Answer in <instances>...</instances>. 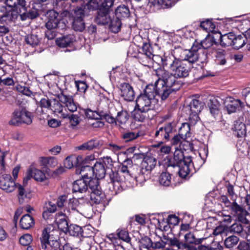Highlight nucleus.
<instances>
[{
  "label": "nucleus",
  "mask_w": 250,
  "mask_h": 250,
  "mask_svg": "<svg viewBox=\"0 0 250 250\" xmlns=\"http://www.w3.org/2000/svg\"><path fill=\"white\" fill-rule=\"evenodd\" d=\"M156 74L158 77V83L163 92L162 97L167 98L171 94H175L183 85V83L178 80L171 71L157 69Z\"/></svg>",
  "instance_id": "f257e3e1"
},
{
  "label": "nucleus",
  "mask_w": 250,
  "mask_h": 250,
  "mask_svg": "<svg viewBox=\"0 0 250 250\" xmlns=\"http://www.w3.org/2000/svg\"><path fill=\"white\" fill-rule=\"evenodd\" d=\"M192 162L191 156H185L181 149L176 148L173 159L167 161V167L171 169L177 167L179 176L183 179H186L190 173V166Z\"/></svg>",
  "instance_id": "f03ea898"
},
{
  "label": "nucleus",
  "mask_w": 250,
  "mask_h": 250,
  "mask_svg": "<svg viewBox=\"0 0 250 250\" xmlns=\"http://www.w3.org/2000/svg\"><path fill=\"white\" fill-rule=\"evenodd\" d=\"M18 188V199L20 204H22L25 200H30L32 197L31 191H26L22 186L16 184L10 174H3L0 178V188L6 192L13 191L15 188Z\"/></svg>",
  "instance_id": "7ed1b4c3"
},
{
  "label": "nucleus",
  "mask_w": 250,
  "mask_h": 250,
  "mask_svg": "<svg viewBox=\"0 0 250 250\" xmlns=\"http://www.w3.org/2000/svg\"><path fill=\"white\" fill-rule=\"evenodd\" d=\"M162 60L163 64L167 66L170 71L178 79L188 77L192 68L190 64L172 56H167Z\"/></svg>",
  "instance_id": "20e7f679"
},
{
  "label": "nucleus",
  "mask_w": 250,
  "mask_h": 250,
  "mask_svg": "<svg viewBox=\"0 0 250 250\" xmlns=\"http://www.w3.org/2000/svg\"><path fill=\"white\" fill-rule=\"evenodd\" d=\"M204 240V238H197L193 232L184 234V242L180 241L176 236L167 238V242L171 247H175L178 250H197V245L201 244Z\"/></svg>",
  "instance_id": "39448f33"
},
{
  "label": "nucleus",
  "mask_w": 250,
  "mask_h": 250,
  "mask_svg": "<svg viewBox=\"0 0 250 250\" xmlns=\"http://www.w3.org/2000/svg\"><path fill=\"white\" fill-rule=\"evenodd\" d=\"M53 226H47L42 230L40 240L41 242L40 250H46L49 245L51 250H59L62 244L58 235L55 233Z\"/></svg>",
  "instance_id": "423d86ee"
},
{
  "label": "nucleus",
  "mask_w": 250,
  "mask_h": 250,
  "mask_svg": "<svg viewBox=\"0 0 250 250\" xmlns=\"http://www.w3.org/2000/svg\"><path fill=\"white\" fill-rule=\"evenodd\" d=\"M34 118L33 112L29 111L26 106L20 105L14 109L8 124L15 126H19L23 124L30 125L32 123Z\"/></svg>",
  "instance_id": "0eeeda50"
},
{
  "label": "nucleus",
  "mask_w": 250,
  "mask_h": 250,
  "mask_svg": "<svg viewBox=\"0 0 250 250\" xmlns=\"http://www.w3.org/2000/svg\"><path fill=\"white\" fill-rule=\"evenodd\" d=\"M46 22L44 31L45 37L49 40H53L57 35V29L61 23L59 13L54 9L49 10L45 13Z\"/></svg>",
  "instance_id": "6e6552de"
},
{
  "label": "nucleus",
  "mask_w": 250,
  "mask_h": 250,
  "mask_svg": "<svg viewBox=\"0 0 250 250\" xmlns=\"http://www.w3.org/2000/svg\"><path fill=\"white\" fill-rule=\"evenodd\" d=\"M131 17V12L128 6L122 4L119 5L115 10L114 15L112 17L109 29L114 33L120 31L122 22Z\"/></svg>",
  "instance_id": "1a4fd4ad"
},
{
  "label": "nucleus",
  "mask_w": 250,
  "mask_h": 250,
  "mask_svg": "<svg viewBox=\"0 0 250 250\" xmlns=\"http://www.w3.org/2000/svg\"><path fill=\"white\" fill-rule=\"evenodd\" d=\"M176 126L175 122L165 123L161 126L158 125L153 135V137L158 143L155 146H159L169 142L172 134L176 132Z\"/></svg>",
  "instance_id": "9d476101"
},
{
  "label": "nucleus",
  "mask_w": 250,
  "mask_h": 250,
  "mask_svg": "<svg viewBox=\"0 0 250 250\" xmlns=\"http://www.w3.org/2000/svg\"><path fill=\"white\" fill-rule=\"evenodd\" d=\"M115 0H102L99 7L97 9V16L95 21L99 25H111L112 18L109 15L110 8L113 5Z\"/></svg>",
  "instance_id": "9b49d317"
},
{
  "label": "nucleus",
  "mask_w": 250,
  "mask_h": 250,
  "mask_svg": "<svg viewBox=\"0 0 250 250\" xmlns=\"http://www.w3.org/2000/svg\"><path fill=\"white\" fill-rule=\"evenodd\" d=\"M89 14H88L86 11H83L81 8L76 7L73 9L71 13L69 15L71 17L72 28L74 30L77 32H83L85 30L86 23L84 21V18L85 16H88Z\"/></svg>",
  "instance_id": "f8f14e48"
},
{
  "label": "nucleus",
  "mask_w": 250,
  "mask_h": 250,
  "mask_svg": "<svg viewBox=\"0 0 250 250\" xmlns=\"http://www.w3.org/2000/svg\"><path fill=\"white\" fill-rule=\"evenodd\" d=\"M88 163L83 166L81 168L77 170L76 174H82L85 171H88L89 173H85L84 176L89 177L95 176L96 178L103 179L105 177L106 174V169L103 166L101 163L99 161L96 162L93 166H89L90 161L89 159Z\"/></svg>",
  "instance_id": "ddd939ff"
},
{
  "label": "nucleus",
  "mask_w": 250,
  "mask_h": 250,
  "mask_svg": "<svg viewBox=\"0 0 250 250\" xmlns=\"http://www.w3.org/2000/svg\"><path fill=\"white\" fill-rule=\"evenodd\" d=\"M199 50V48H198L197 46L194 42L191 49L187 50L184 62L191 65L192 64L196 62L199 61L202 64V68L205 66L208 62V54L204 52L202 56H200L198 53Z\"/></svg>",
  "instance_id": "4468645a"
},
{
  "label": "nucleus",
  "mask_w": 250,
  "mask_h": 250,
  "mask_svg": "<svg viewBox=\"0 0 250 250\" xmlns=\"http://www.w3.org/2000/svg\"><path fill=\"white\" fill-rule=\"evenodd\" d=\"M157 111L150 110H148L146 108H141L140 107H137L135 105L134 108L131 112V117L135 121L143 122L146 119L152 120L157 115Z\"/></svg>",
  "instance_id": "2eb2a0df"
},
{
  "label": "nucleus",
  "mask_w": 250,
  "mask_h": 250,
  "mask_svg": "<svg viewBox=\"0 0 250 250\" xmlns=\"http://www.w3.org/2000/svg\"><path fill=\"white\" fill-rule=\"evenodd\" d=\"M142 52H139L137 58L139 62L143 65L146 66L151 59L154 58V48L153 45L149 42H144L141 48Z\"/></svg>",
  "instance_id": "dca6fc26"
},
{
  "label": "nucleus",
  "mask_w": 250,
  "mask_h": 250,
  "mask_svg": "<svg viewBox=\"0 0 250 250\" xmlns=\"http://www.w3.org/2000/svg\"><path fill=\"white\" fill-rule=\"evenodd\" d=\"M136 104L137 107H140L148 110H153L156 111L158 109L159 105L157 104L158 102V99H153L151 98L148 97L142 93L137 96L136 100Z\"/></svg>",
  "instance_id": "f3484780"
},
{
  "label": "nucleus",
  "mask_w": 250,
  "mask_h": 250,
  "mask_svg": "<svg viewBox=\"0 0 250 250\" xmlns=\"http://www.w3.org/2000/svg\"><path fill=\"white\" fill-rule=\"evenodd\" d=\"M88 163L87 158H84L82 155L76 156L71 155L67 157L63 162L64 167L66 168L70 169L73 167H76V172L77 170L81 168L85 164Z\"/></svg>",
  "instance_id": "a211bd4d"
},
{
  "label": "nucleus",
  "mask_w": 250,
  "mask_h": 250,
  "mask_svg": "<svg viewBox=\"0 0 250 250\" xmlns=\"http://www.w3.org/2000/svg\"><path fill=\"white\" fill-rule=\"evenodd\" d=\"M110 182L109 184L112 186V187H109V188L115 193L119 192L122 191L121 183L122 182H125L127 181L125 178L123 177L121 173L118 171H111L109 174Z\"/></svg>",
  "instance_id": "6ab92c4d"
},
{
  "label": "nucleus",
  "mask_w": 250,
  "mask_h": 250,
  "mask_svg": "<svg viewBox=\"0 0 250 250\" xmlns=\"http://www.w3.org/2000/svg\"><path fill=\"white\" fill-rule=\"evenodd\" d=\"M139 248L140 250H150L152 249H159L165 247L166 243L162 240L153 242L152 240L148 236L142 237L138 241Z\"/></svg>",
  "instance_id": "aec40b11"
},
{
  "label": "nucleus",
  "mask_w": 250,
  "mask_h": 250,
  "mask_svg": "<svg viewBox=\"0 0 250 250\" xmlns=\"http://www.w3.org/2000/svg\"><path fill=\"white\" fill-rule=\"evenodd\" d=\"M67 232L70 235L78 238L90 237L93 233L92 231L88 228V227L86 226L81 227L76 224H71Z\"/></svg>",
  "instance_id": "412c9836"
},
{
  "label": "nucleus",
  "mask_w": 250,
  "mask_h": 250,
  "mask_svg": "<svg viewBox=\"0 0 250 250\" xmlns=\"http://www.w3.org/2000/svg\"><path fill=\"white\" fill-rule=\"evenodd\" d=\"M158 83H157V81H155L154 84H148L143 91L142 94L146 95L148 97L153 99H157L156 97L158 96L161 98L162 101H165L167 98L162 97L163 92Z\"/></svg>",
  "instance_id": "4be33fe9"
},
{
  "label": "nucleus",
  "mask_w": 250,
  "mask_h": 250,
  "mask_svg": "<svg viewBox=\"0 0 250 250\" xmlns=\"http://www.w3.org/2000/svg\"><path fill=\"white\" fill-rule=\"evenodd\" d=\"M133 167V161L129 158L125 160L118 166L119 172L127 181L130 180L134 176V173L132 170Z\"/></svg>",
  "instance_id": "5701e85b"
},
{
  "label": "nucleus",
  "mask_w": 250,
  "mask_h": 250,
  "mask_svg": "<svg viewBox=\"0 0 250 250\" xmlns=\"http://www.w3.org/2000/svg\"><path fill=\"white\" fill-rule=\"evenodd\" d=\"M204 103L196 99H192L186 108L189 110V118H199L198 114L201 111L204 107Z\"/></svg>",
  "instance_id": "b1692460"
},
{
  "label": "nucleus",
  "mask_w": 250,
  "mask_h": 250,
  "mask_svg": "<svg viewBox=\"0 0 250 250\" xmlns=\"http://www.w3.org/2000/svg\"><path fill=\"white\" fill-rule=\"evenodd\" d=\"M121 96L126 101L131 102L135 98V92L132 86L128 83H122L120 84Z\"/></svg>",
  "instance_id": "393cba45"
},
{
  "label": "nucleus",
  "mask_w": 250,
  "mask_h": 250,
  "mask_svg": "<svg viewBox=\"0 0 250 250\" xmlns=\"http://www.w3.org/2000/svg\"><path fill=\"white\" fill-rule=\"evenodd\" d=\"M59 101L65 104L67 109L71 112H74L77 110V103L74 102L73 97L70 95H67L62 91L57 95Z\"/></svg>",
  "instance_id": "a878e982"
},
{
  "label": "nucleus",
  "mask_w": 250,
  "mask_h": 250,
  "mask_svg": "<svg viewBox=\"0 0 250 250\" xmlns=\"http://www.w3.org/2000/svg\"><path fill=\"white\" fill-rule=\"evenodd\" d=\"M106 201L105 195L102 192V189L91 192L90 194V203L92 205H101L103 207H104Z\"/></svg>",
  "instance_id": "bb28decb"
},
{
  "label": "nucleus",
  "mask_w": 250,
  "mask_h": 250,
  "mask_svg": "<svg viewBox=\"0 0 250 250\" xmlns=\"http://www.w3.org/2000/svg\"><path fill=\"white\" fill-rule=\"evenodd\" d=\"M79 175L80 174H78ZM81 177L75 180L73 183L72 191L74 192L83 193L87 190V184H86V179H88L89 177L84 176L85 173L83 174H80Z\"/></svg>",
  "instance_id": "cd10ccee"
},
{
  "label": "nucleus",
  "mask_w": 250,
  "mask_h": 250,
  "mask_svg": "<svg viewBox=\"0 0 250 250\" xmlns=\"http://www.w3.org/2000/svg\"><path fill=\"white\" fill-rule=\"evenodd\" d=\"M32 177L39 182H43L46 179V175L42 170L30 167L28 170L26 177L23 179V184Z\"/></svg>",
  "instance_id": "c85d7f7f"
},
{
  "label": "nucleus",
  "mask_w": 250,
  "mask_h": 250,
  "mask_svg": "<svg viewBox=\"0 0 250 250\" xmlns=\"http://www.w3.org/2000/svg\"><path fill=\"white\" fill-rule=\"evenodd\" d=\"M207 106L210 114L214 118L220 114L221 104L217 98L210 97L207 102Z\"/></svg>",
  "instance_id": "c756f323"
},
{
  "label": "nucleus",
  "mask_w": 250,
  "mask_h": 250,
  "mask_svg": "<svg viewBox=\"0 0 250 250\" xmlns=\"http://www.w3.org/2000/svg\"><path fill=\"white\" fill-rule=\"evenodd\" d=\"M76 41V38L74 34H67L62 35L56 40V44L62 48L71 47Z\"/></svg>",
  "instance_id": "7c9ffc66"
},
{
  "label": "nucleus",
  "mask_w": 250,
  "mask_h": 250,
  "mask_svg": "<svg viewBox=\"0 0 250 250\" xmlns=\"http://www.w3.org/2000/svg\"><path fill=\"white\" fill-rule=\"evenodd\" d=\"M83 3L81 6H77L81 8L83 11L89 14L90 11H94L97 9L102 3V0H82Z\"/></svg>",
  "instance_id": "2f4dec72"
},
{
  "label": "nucleus",
  "mask_w": 250,
  "mask_h": 250,
  "mask_svg": "<svg viewBox=\"0 0 250 250\" xmlns=\"http://www.w3.org/2000/svg\"><path fill=\"white\" fill-rule=\"evenodd\" d=\"M40 11L37 8L33 7H27L22 13L20 14L21 21L26 20H34L40 16Z\"/></svg>",
  "instance_id": "473e14b6"
},
{
  "label": "nucleus",
  "mask_w": 250,
  "mask_h": 250,
  "mask_svg": "<svg viewBox=\"0 0 250 250\" xmlns=\"http://www.w3.org/2000/svg\"><path fill=\"white\" fill-rule=\"evenodd\" d=\"M233 134L238 138H243L247 134L246 125L245 124L238 120L234 122L233 125Z\"/></svg>",
  "instance_id": "72a5a7b5"
},
{
  "label": "nucleus",
  "mask_w": 250,
  "mask_h": 250,
  "mask_svg": "<svg viewBox=\"0 0 250 250\" xmlns=\"http://www.w3.org/2000/svg\"><path fill=\"white\" fill-rule=\"evenodd\" d=\"M157 160L151 156H146L142 162V168L149 173L155 167Z\"/></svg>",
  "instance_id": "f704fd0d"
},
{
  "label": "nucleus",
  "mask_w": 250,
  "mask_h": 250,
  "mask_svg": "<svg viewBox=\"0 0 250 250\" xmlns=\"http://www.w3.org/2000/svg\"><path fill=\"white\" fill-rule=\"evenodd\" d=\"M40 165L45 168V172H49V167L53 168L58 165V161L56 157H42Z\"/></svg>",
  "instance_id": "c9c22d12"
},
{
  "label": "nucleus",
  "mask_w": 250,
  "mask_h": 250,
  "mask_svg": "<svg viewBox=\"0 0 250 250\" xmlns=\"http://www.w3.org/2000/svg\"><path fill=\"white\" fill-rule=\"evenodd\" d=\"M98 114V120H105L107 123L112 124L115 123V118L111 114L108 110H103L100 108L97 109Z\"/></svg>",
  "instance_id": "e433bc0d"
},
{
  "label": "nucleus",
  "mask_w": 250,
  "mask_h": 250,
  "mask_svg": "<svg viewBox=\"0 0 250 250\" xmlns=\"http://www.w3.org/2000/svg\"><path fill=\"white\" fill-rule=\"evenodd\" d=\"M58 217H61L58 221H57V226L59 229L62 231L67 233L69 230V226L67 220V216L62 212H58L57 214Z\"/></svg>",
  "instance_id": "4c0bfd02"
},
{
  "label": "nucleus",
  "mask_w": 250,
  "mask_h": 250,
  "mask_svg": "<svg viewBox=\"0 0 250 250\" xmlns=\"http://www.w3.org/2000/svg\"><path fill=\"white\" fill-rule=\"evenodd\" d=\"M171 168L167 167L166 171L162 172L159 177V182L160 185L164 187H168L171 184Z\"/></svg>",
  "instance_id": "58836bf2"
},
{
  "label": "nucleus",
  "mask_w": 250,
  "mask_h": 250,
  "mask_svg": "<svg viewBox=\"0 0 250 250\" xmlns=\"http://www.w3.org/2000/svg\"><path fill=\"white\" fill-rule=\"evenodd\" d=\"M35 224V221L33 217L26 214L24 215L21 219L20 225L21 229H28L33 227Z\"/></svg>",
  "instance_id": "ea45409f"
},
{
  "label": "nucleus",
  "mask_w": 250,
  "mask_h": 250,
  "mask_svg": "<svg viewBox=\"0 0 250 250\" xmlns=\"http://www.w3.org/2000/svg\"><path fill=\"white\" fill-rule=\"evenodd\" d=\"M244 103L239 99L234 100L228 104L226 106L229 114L234 113L237 110H240L244 107Z\"/></svg>",
  "instance_id": "a19ab883"
},
{
  "label": "nucleus",
  "mask_w": 250,
  "mask_h": 250,
  "mask_svg": "<svg viewBox=\"0 0 250 250\" xmlns=\"http://www.w3.org/2000/svg\"><path fill=\"white\" fill-rule=\"evenodd\" d=\"M200 50L201 49H208L214 44L211 39L210 34L208 33L206 37L200 42L195 40L194 42Z\"/></svg>",
  "instance_id": "79ce46f5"
},
{
  "label": "nucleus",
  "mask_w": 250,
  "mask_h": 250,
  "mask_svg": "<svg viewBox=\"0 0 250 250\" xmlns=\"http://www.w3.org/2000/svg\"><path fill=\"white\" fill-rule=\"evenodd\" d=\"M100 142L97 140H90L77 147L79 150H91L99 147Z\"/></svg>",
  "instance_id": "37998d69"
},
{
  "label": "nucleus",
  "mask_w": 250,
  "mask_h": 250,
  "mask_svg": "<svg viewBox=\"0 0 250 250\" xmlns=\"http://www.w3.org/2000/svg\"><path fill=\"white\" fill-rule=\"evenodd\" d=\"M232 46L233 48L238 50L244 46L247 42V40L243 35H236L234 34Z\"/></svg>",
  "instance_id": "c03bdc74"
},
{
  "label": "nucleus",
  "mask_w": 250,
  "mask_h": 250,
  "mask_svg": "<svg viewBox=\"0 0 250 250\" xmlns=\"http://www.w3.org/2000/svg\"><path fill=\"white\" fill-rule=\"evenodd\" d=\"M151 3L154 6L165 9L171 7L176 1L175 0H152Z\"/></svg>",
  "instance_id": "a18cd8bd"
},
{
  "label": "nucleus",
  "mask_w": 250,
  "mask_h": 250,
  "mask_svg": "<svg viewBox=\"0 0 250 250\" xmlns=\"http://www.w3.org/2000/svg\"><path fill=\"white\" fill-rule=\"evenodd\" d=\"M99 179H100L96 178L95 176H91L90 178L86 179L87 188H89L91 192L102 189L100 185Z\"/></svg>",
  "instance_id": "49530a36"
},
{
  "label": "nucleus",
  "mask_w": 250,
  "mask_h": 250,
  "mask_svg": "<svg viewBox=\"0 0 250 250\" xmlns=\"http://www.w3.org/2000/svg\"><path fill=\"white\" fill-rule=\"evenodd\" d=\"M190 126L188 123H184L182 124L181 127L178 130V134L183 138V140H185L187 138L190 137L191 133Z\"/></svg>",
  "instance_id": "de8ad7c7"
},
{
  "label": "nucleus",
  "mask_w": 250,
  "mask_h": 250,
  "mask_svg": "<svg viewBox=\"0 0 250 250\" xmlns=\"http://www.w3.org/2000/svg\"><path fill=\"white\" fill-rule=\"evenodd\" d=\"M234 33L230 32L223 35L221 45L222 47L232 46Z\"/></svg>",
  "instance_id": "09e8293b"
},
{
  "label": "nucleus",
  "mask_w": 250,
  "mask_h": 250,
  "mask_svg": "<svg viewBox=\"0 0 250 250\" xmlns=\"http://www.w3.org/2000/svg\"><path fill=\"white\" fill-rule=\"evenodd\" d=\"M212 20V19H207L200 21V27L208 33L209 32L214 31L215 25Z\"/></svg>",
  "instance_id": "8fccbe9b"
},
{
  "label": "nucleus",
  "mask_w": 250,
  "mask_h": 250,
  "mask_svg": "<svg viewBox=\"0 0 250 250\" xmlns=\"http://www.w3.org/2000/svg\"><path fill=\"white\" fill-rule=\"evenodd\" d=\"M41 40L37 35L30 34L25 37V42L32 46H36L39 45Z\"/></svg>",
  "instance_id": "3c124183"
},
{
  "label": "nucleus",
  "mask_w": 250,
  "mask_h": 250,
  "mask_svg": "<svg viewBox=\"0 0 250 250\" xmlns=\"http://www.w3.org/2000/svg\"><path fill=\"white\" fill-rule=\"evenodd\" d=\"M140 136L138 132L126 131L121 134V137L125 142H129L136 139Z\"/></svg>",
  "instance_id": "603ef678"
},
{
  "label": "nucleus",
  "mask_w": 250,
  "mask_h": 250,
  "mask_svg": "<svg viewBox=\"0 0 250 250\" xmlns=\"http://www.w3.org/2000/svg\"><path fill=\"white\" fill-rule=\"evenodd\" d=\"M226 51L223 49H218L216 52L215 62L218 65H225L227 62Z\"/></svg>",
  "instance_id": "864d4df0"
},
{
  "label": "nucleus",
  "mask_w": 250,
  "mask_h": 250,
  "mask_svg": "<svg viewBox=\"0 0 250 250\" xmlns=\"http://www.w3.org/2000/svg\"><path fill=\"white\" fill-rule=\"evenodd\" d=\"M187 50L184 49L181 47L175 48L173 50V55H171L172 57L179 59L180 61H184L186 57ZM168 56H170L168 55Z\"/></svg>",
  "instance_id": "5fc2aeb1"
},
{
  "label": "nucleus",
  "mask_w": 250,
  "mask_h": 250,
  "mask_svg": "<svg viewBox=\"0 0 250 250\" xmlns=\"http://www.w3.org/2000/svg\"><path fill=\"white\" fill-rule=\"evenodd\" d=\"M130 116L126 110H121L117 113V115L115 118V123L116 121L120 124H125L129 119Z\"/></svg>",
  "instance_id": "6e6d98bb"
},
{
  "label": "nucleus",
  "mask_w": 250,
  "mask_h": 250,
  "mask_svg": "<svg viewBox=\"0 0 250 250\" xmlns=\"http://www.w3.org/2000/svg\"><path fill=\"white\" fill-rule=\"evenodd\" d=\"M14 16L12 11L6 12L3 15L0 16V23L7 25L13 21Z\"/></svg>",
  "instance_id": "4d7b16f0"
},
{
  "label": "nucleus",
  "mask_w": 250,
  "mask_h": 250,
  "mask_svg": "<svg viewBox=\"0 0 250 250\" xmlns=\"http://www.w3.org/2000/svg\"><path fill=\"white\" fill-rule=\"evenodd\" d=\"M239 239L238 237L231 235L226 239L224 244L226 248H231L237 245L239 242Z\"/></svg>",
  "instance_id": "13d9d810"
},
{
  "label": "nucleus",
  "mask_w": 250,
  "mask_h": 250,
  "mask_svg": "<svg viewBox=\"0 0 250 250\" xmlns=\"http://www.w3.org/2000/svg\"><path fill=\"white\" fill-rule=\"evenodd\" d=\"M117 236L118 237L126 243H130L131 238L129 235V233L127 230L125 229L117 230Z\"/></svg>",
  "instance_id": "bf43d9fd"
},
{
  "label": "nucleus",
  "mask_w": 250,
  "mask_h": 250,
  "mask_svg": "<svg viewBox=\"0 0 250 250\" xmlns=\"http://www.w3.org/2000/svg\"><path fill=\"white\" fill-rule=\"evenodd\" d=\"M211 39H212L214 45H218L221 44L223 35L220 31H211Z\"/></svg>",
  "instance_id": "052dcab7"
},
{
  "label": "nucleus",
  "mask_w": 250,
  "mask_h": 250,
  "mask_svg": "<svg viewBox=\"0 0 250 250\" xmlns=\"http://www.w3.org/2000/svg\"><path fill=\"white\" fill-rule=\"evenodd\" d=\"M99 162L103 164L106 169H112L113 166V161L110 157H104L99 159Z\"/></svg>",
  "instance_id": "680f3d73"
},
{
  "label": "nucleus",
  "mask_w": 250,
  "mask_h": 250,
  "mask_svg": "<svg viewBox=\"0 0 250 250\" xmlns=\"http://www.w3.org/2000/svg\"><path fill=\"white\" fill-rule=\"evenodd\" d=\"M50 109L54 112L60 113L63 110V106L59 101L53 99L51 103Z\"/></svg>",
  "instance_id": "e2e57ef3"
},
{
  "label": "nucleus",
  "mask_w": 250,
  "mask_h": 250,
  "mask_svg": "<svg viewBox=\"0 0 250 250\" xmlns=\"http://www.w3.org/2000/svg\"><path fill=\"white\" fill-rule=\"evenodd\" d=\"M231 211L234 213L239 214H242L244 211L245 209L241 206L238 205L236 201H233L232 203H231V205L229 207Z\"/></svg>",
  "instance_id": "0e129e2a"
},
{
  "label": "nucleus",
  "mask_w": 250,
  "mask_h": 250,
  "mask_svg": "<svg viewBox=\"0 0 250 250\" xmlns=\"http://www.w3.org/2000/svg\"><path fill=\"white\" fill-rule=\"evenodd\" d=\"M16 89L18 92L26 96H31L33 94L30 88L25 85H21L20 84H18L16 86Z\"/></svg>",
  "instance_id": "69168bd1"
},
{
  "label": "nucleus",
  "mask_w": 250,
  "mask_h": 250,
  "mask_svg": "<svg viewBox=\"0 0 250 250\" xmlns=\"http://www.w3.org/2000/svg\"><path fill=\"white\" fill-rule=\"evenodd\" d=\"M32 241V236L29 234H26L21 237L19 242L21 245L26 246L29 245Z\"/></svg>",
  "instance_id": "338daca9"
},
{
  "label": "nucleus",
  "mask_w": 250,
  "mask_h": 250,
  "mask_svg": "<svg viewBox=\"0 0 250 250\" xmlns=\"http://www.w3.org/2000/svg\"><path fill=\"white\" fill-rule=\"evenodd\" d=\"M75 84L78 90L80 92H85L87 88L88 87V85L85 81H75Z\"/></svg>",
  "instance_id": "774afa93"
}]
</instances>
